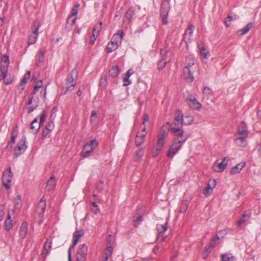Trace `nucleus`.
I'll list each match as a JSON object with an SVG mask.
<instances>
[{
	"label": "nucleus",
	"instance_id": "58836bf2",
	"mask_svg": "<svg viewBox=\"0 0 261 261\" xmlns=\"http://www.w3.org/2000/svg\"><path fill=\"white\" fill-rule=\"evenodd\" d=\"M175 121H182L184 122L183 115L180 111L177 110L175 112V116L174 119Z\"/></svg>",
	"mask_w": 261,
	"mask_h": 261
},
{
	"label": "nucleus",
	"instance_id": "7c9ffc66",
	"mask_svg": "<svg viewBox=\"0 0 261 261\" xmlns=\"http://www.w3.org/2000/svg\"><path fill=\"white\" fill-rule=\"evenodd\" d=\"M145 136V134H138L136 136L135 143L136 146H139L144 142Z\"/></svg>",
	"mask_w": 261,
	"mask_h": 261
},
{
	"label": "nucleus",
	"instance_id": "f8f14e48",
	"mask_svg": "<svg viewBox=\"0 0 261 261\" xmlns=\"http://www.w3.org/2000/svg\"><path fill=\"white\" fill-rule=\"evenodd\" d=\"M186 101L191 109L199 110L201 108V105L197 101V99L192 95H189Z\"/></svg>",
	"mask_w": 261,
	"mask_h": 261
},
{
	"label": "nucleus",
	"instance_id": "a18cd8bd",
	"mask_svg": "<svg viewBox=\"0 0 261 261\" xmlns=\"http://www.w3.org/2000/svg\"><path fill=\"white\" fill-rule=\"evenodd\" d=\"M99 85L101 88H105L107 85V77L106 75H102L101 76L100 81H99Z\"/></svg>",
	"mask_w": 261,
	"mask_h": 261
},
{
	"label": "nucleus",
	"instance_id": "9b49d317",
	"mask_svg": "<svg viewBox=\"0 0 261 261\" xmlns=\"http://www.w3.org/2000/svg\"><path fill=\"white\" fill-rule=\"evenodd\" d=\"M88 248L86 244H82L79 246L76 252V259L86 260Z\"/></svg>",
	"mask_w": 261,
	"mask_h": 261
},
{
	"label": "nucleus",
	"instance_id": "c03bdc74",
	"mask_svg": "<svg viewBox=\"0 0 261 261\" xmlns=\"http://www.w3.org/2000/svg\"><path fill=\"white\" fill-rule=\"evenodd\" d=\"M164 139H162V138H158V142H157V144L156 146L158 151H161L162 150V147L164 144Z\"/></svg>",
	"mask_w": 261,
	"mask_h": 261
},
{
	"label": "nucleus",
	"instance_id": "473e14b6",
	"mask_svg": "<svg viewBox=\"0 0 261 261\" xmlns=\"http://www.w3.org/2000/svg\"><path fill=\"white\" fill-rule=\"evenodd\" d=\"M238 134L240 135H247V127L244 122H242L238 128Z\"/></svg>",
	"mask_w": 261,
	"mask_h": 261
},
{
	"label": "nucleus",
	"instance_id": "a19ab883",
	"mask_svg": "<svg viewBox=\"0 0 261 261\" xmlns=\"http://www.w3.org/2000/svg\"><path fill=\"white\" fill-rule=\"evenodd\" d=\"M38 207L41 208L42 213H44L45 211L46 202L43 197H42L38 203Z\"/></svg>",
	"mask_w": 261,
	"mask_h": 261
},
{
	"label": "nucleus",
	"instance_id": "f3484780",
	"mask_svg": "<svg viewBox=\"0 0 261 261\" xmlns=\"http://www.w3.org/2000/svg\"><path fill=\"white\" fill-rule=\"evenodd\" d=\"M197 67V65L195 64V59L193 56L190 55L187 57L186 62L185 66L184 68H196Z\"/></svg>",
	"mask_w": 261,
	"mask_h": 261
},
{
	"label": "nucleus",
	"instance_id": "4be33fe9",
	"mask_svg": "<svg viewBox=\"0 0 261 261\" xmlns=\"http://www.w3.org/2000/svg\"><path fill=\"white\" fill-rule=\"evenodd\" d=\"M211 181H213L214 182V186L216 185V181L215 180H210L206 187L203 190V194L205 196H209L212 193L213 191V189L211 187L210 184Z\"/></svg>",
	"mask_w": 261,
	"mask_h": 261
},
{
	"label": "nucleus",
	"instance_id": "2eb2a0df",
	"mask_svg": "<svg viewBox=\"0 0 261 261\" xmlns=\"http://www.w3.org/2000/svg\"><path fill=\"white\" fill-rule=\"evenodd\" d=\"M194 29L195 27L193 24H191L189 25L188 29L185 31L183 39L186 43L190 41L191 37L193 35Z\"/></svg>",
	"mask_w": 261,
	"mask_h": 261
},
{
	"label": "nucleus",
	"instance_id": "393cba45",
	"mask_svg": "<svg viewBox=\"0 0 261 261\" xmlns=\"http://www.w3.org/2000/svg\"><path fill=\"white\" fill-rule=\"evenodd\" d=\"M119 44H118L116 42H115L113 40L111 39V41L108 43L107 47V51L108 53H110L112 51L115 50Z\"/></svg>",
	"mask_w": 261,
	"mask_h": 261
},
{
	"label": "nucleus",
	"instance_id": "1a4fd4ad",
	"mask_svg": "<svg viewBox=\"0 0 261 261\" xmlns=\"http://www.w3.org/2000/svg\"><path fill=\"white\" fill-rule=\"evenodd\" d=\"M80 7L79 3H75L71 10V14L68 16L67 20V23L70 24L71 27L73 26L76 22L77 19V14L78 13V9Z\"/></svg>",
	"mask_w": 261,
	"mask_h": 261
},
{
	"label": "nucleus",
	"instance_id": "bf43d9fd",
	"mask_svg": "<svg viewBox=\"0 0 261 261\" xmlns=\"http://www.w3.org/2000/svg\"><path fill=\"white\" fill-rule=\"evenodd\" d=\"M142 220L141 216H137L134 217V222L138 224L140 223Z\"/></svg>",
	"mask_w": 261,
	"mask_h": 261
},
{
	"label": "nucleus",
	"instance_id": "f257e3e1",
	"mask_svg": "<svg viewBox=\"0 0 261 261\" xmlns=\"http://www.w3.org/2000/svg\"><path fill=\"white\" fill-rule=\"evenodd\" d=\"M174 136L175 138L170 146L167 153V156L169 158H172L176 154L189 138L188 134Z\"/></svg>",
	"mask_w": 261,
	"mask_h": 261
},
{
	"label": "nucleus",
	"instance_id": "49530a36",
	"mask_svg": "<svg viewBox=\"0 0 261 261\" xmlns=\"http://www.w3.org/2000/svg\"><path fill=\"white\" fill-rule=\"evenodd\" d=\"M188 207V202L187 201L183 202L181 203V204L179 207V212L180 213L185 212L187 211Z\"/></svg>",
	"mask_w": 261,
	"mask_h": 261
},
{
	"label": "nucleus",
	"instance_id": "39448f33",
	"mask_svg": "<svg viewBox=\"0 0 261 261\" xmlns=\"http://www.w3.org/2000/svg\"><path fill=\"white\" fill-rule=\"evenodd\" d=\"M98 145V143L96 140H90L87 142L84 146L83 149L81 153V156L83 158L88 157Z\"/></svg>",
	"mask_w": 261,
	"mask_h": 261
},
{
	"label": "nucleus",
	"instance_id": "6e6552de",
	"mask_svg": "<svg viewBox=\"0 0 261 261\" xmlns=\"http://www.w3.org/2000/svg\"><path fill=\"white\" fill-rule=\"evenodd\" d=\"M13 176V174L10 167H9L8 169L3 173L2 181L3 185L7 189H9L10 188V184L12 180Z\"/></svg>",
	"mask_w": 261,
	"mask_h": 261
},
{
	"label": "nucleus",
	"instance_id": "4c0bfd02",
	"mask_svg": "<svg viewBox=\"0 0 261 261\" xmlns=\"http://www.w3.org/2000/svg\"><path fill=\"white\" fill-rule=\"evenodd\" d=\"M167 229V223L166 222L164 224H158L157 229L160 234L164 233Z\"/></svg>",
	"mask_w": 261,
	"mask_h": 261
},
{
	"label": "nucleus",
	"instance_id": "13d9d810",
	"mask_svg": "<svg viewBox=\"0 0 261 261\" xmlns=\"http://www.w3.org/2000/svg\"><path fill=\"white\" fill-rule=\"evenodd\" d=\"M54 128L53 121L49 122L45 126V129L51 132Z\"/></svg>",
	"mask_w": 261,
	"mask_h": 261
},
{
	"label": "nucleus",
	"instance_id": "6e6d98bb",
	"mask_svg": "<svg viewBox=\"0 0 261 261\" xmlns=\"http://www.w3.org/2000/svg\"><path fill=\"white\" fill-rule=\"evenodd\" d=\"M167 53H168L167 49H166V48L161 49V56L162 59L166 60V58L167 56Z\"/></svg>",
	"mask_w": 261,
	"mask_h": 261
},
{
	"label": "nucleus",
	"instance_id": "a878e982",
	"mask_svg": "<svg viewBox=\"0 0 261 261\" xmlns=\"http://www.w3.org/2000/svg\"><path fill=\"white\" fill-rule=\"evenodd\" d=\"M251 215V211L248 210L244 212L243 216L240 218V220L238 222V225L241 226L243 223L245 222L247 219L250 218Z\"/></svg>",
	"mask_w": 261,
	"mask_h": 261
},
{
	"label": "nucleus",
	"instance_id": "0eeeda50",
	"mask_svg": "<svg viewBox=\"0 0 261 261\" xmlns=\"http://www.w3.org/2000/svg\"><path fill=\"white\" fill-rule=\"evenodd\" d=\"M39 28V22L35 21L32 26V34L29 36L28 39V44L29 45H32L36 43L38 35Z\"/></svg>",
	"mask_w": 261,
	"mask_h": 261
},
{
	"label": "nucleus",
	"instance_id": "4468645a",
	"mask_svg": "<svg viewBox=\"0 0 261 261\" xmlns=\"http://www.w3.org/2000/svg\"><path fill=\"white\" fill-rule=\"evenodd\" d=\"M102 22H99L98 23L96 24L92 32V36L90 38V43L93 44L96 38L99 35V33L101 30Z\"/></svg>",
	"mask_w": 261,
	"mask_h": 261
},
{
	"label": "nucleus",
	"instance_id": "412c9836",
	"mask_svg": "<svg viewBox=\"0 0 261 261\" xmlns=\"http://www.w3.org/2000/svg\"><path fill=\"white\" fill-rule=\"evenodd\" d=\"M28 232V224L26 222L22 223L19 228V236L23 239L25 237Z\"/></svg>",
	"mask_w": 261,
	"mask_h": 261
},
{
	"label": "nucleus",
	"instance_id": "aec40b11",
	"mask_svg": "<svg viewBox=\"0 0 261 261\" xmlns=\"http://www.w3.org/2000/svg\"><path fill=\"white\" fill-rule=\"evenodd\" d=\"M135 8L134 7H131L129 8L125 14L124 21L125 22L127 21L129 22L135 14Z\"/></svg>",
	"mask_w": 261,
	"mask_h": 261
},
{
	"label": "nucleus",
	"instance_id": "a211bd4d",
	"mask_svg": "<svg viewBox=\"0 0 261 261\" xmlns=\"http://www.w3.org/2000/svg\"><path fill=\"white\" fill-rule=\"evenodd\" d=\"M56 186V181L54 176H51L48 180L46 190L49 192L55 190Z\"/></svg>",
	"mask_w": 261,
	"mask_h": 261
},
{
	"label": "nucleus",
	"instance_id": "774afa93",
	"mask_svg": "<svg viewBox=\"0 0 261 261\" xmlns=\"http://www.w3.org/2000/svg\"><path fill=\"white\" fill-rule=\"evenodd\" d=\"M91 211L94 212L95 214H98L99 212V208L96 207H91Z\"/></svg>",
	"mask_w": 261,
	"mask_h": 261
},
{
	"label": "nucleus",
	"instance_id": "9d476101",
	"mask_svg": "<svg viewBox=\"0 0 261 261\" xmlns=\"http://www.w3.org/2000/svg\"><path fill=\"white\" fill-rule=\"evenodd\" d=\"M197 67L196 68H184L183 73L184 76L188 82H192L194 80V73L197 70Z\"/></svg>",
	"mask_w": 261,
	"mask_h": 261
},
{
	"label": "nucleus",
	"instance_id": "c9c22d12",
	"mask_svg": "<svg viewBox=\"0 0 261 261\" xmlns=\"http://www.w3.org/2000/svg\"><path fill=\"white\" fill-rule=\"evenodd\" d=\"M14 206L16 210H19L21 207V198L20 195H18L14 200Z\"/></svg>",
	"mask_w": 261,
	"mask_h": 261
},
{
	"label": "nucleus",
	"instance_id": "72a5a7b5",
	"mask_svg": "<svg viewBox=\"0 0 261 261\" xmlns=\"http://www.w3.org/2000/svg\"><path fill=\"white\" fill-rule=\"evenodd\" d=\"M119 74V67L118 66H113L110 70V75L113 77H117Z\"/></svg>",
	"mask_w": 261,
	"mask_h": 261
},
{
	"label": "nucleus",
	"instance_id": "5701e85b",
	"mask_svg": "<svg viewBox=\"0 0 261 261\" xmlns=\"http://www.w3.org/2000/svg\"><path fill=\"white\" fill-rule=\"evenodd\" d=\"M245 163L238 164V165H237L236 166L231 168L230 171V173L231 174H236L237 173L240 172V171L245 167Z\"/></svg>",
	"mask_w": 261,
	"mask_h": 261
},
{
	"label": "nucleus",
	"instance_id": "20e7f679",
	"mask_svg": "<svg viewBox=\"0 0 261 261\" xmlns=\"http://www.w3.org/2000/svg\"><path fill=\"white\" fill-rule=\"evenodd\" d=\"M77 71L76 69H73L70 74L68 75L66 82V92L71 91L73 90L75 86V82L74 80H75L77 78Z\"/></svg>",
	"mask_w": 261,
	"mask_h": 261
},
{
	"label": "nucleus",
	"instance_id": "f03ea898",
	"mask_svg": "<svg viewBox=\"0 0 261 261\" xmlns=\"http://www.w3.org/2000/svg\"><path fill=\"white\" fill-rule=\"evenodd\" d=\"M171 9L170 1L165 0L161 4L160 12L162 17V21L163 24H168L167 18L168 13Z\"/></svg>",
	"mask_w": 261,
	"mask_h": 261
},
{
	"label": "nucleus",
	"instance_id": "e2e57ef3",
	"mask_svg": "<svg viewBox=\"0 0 261 261\" xmlns=\"http://www.w3.org/2000/svg\"><path fill=\"white\" fill-rule=\"evenodd\" d=\"M42 86V81L41 80L38 81L35 85V90H38Z\"/></svg>",
	"mask_w": 261,
	"mask_h": 261
},
{
	"label": "nucleus",
	"instance_id": "5fc2aeb1",
	"mask_svg": "<svg viewBox=\"0 0 261 261\" xmlns=\"http://www.w3.org/2000/svg\"><path fill=\"white\" fill-rule=\"evenodd\" d=\"M45 117H46L45 112V111H43L40 115V121L39 122L40 125H41L44 123Z\"/></svg>",
	"mask_w": 261,
	"mask_h": 261
},
{
	"label": "nucleus",
	"instance_id": "c756f323",
	"mask_svg": "<svg viewBox=\"0 0 261 261\" xmlns=\"http://www.w3.org/2000/svg\"><path fill=\"white\" fill-rule=\"evenodd\" d=\"M253 26L252 23H249L247 24V25L244 28L239 30L237 32L238 34L240 36H243L246 34L248 32H249Z\"/></svg>",
	"mask_w": 261,
	"mask_h": 261
},
{
	"label": "nucleus",
	"instance_id": "052dcab7",
	"mask_svg": "<svg viewBox=\"0 0 261 261\" xmlns=\"http://www.w3.org/2000/svg\"><path fill=\"white\" fill-rule=\"evenodd\" d=\"M103 182L102 181H99V182H98V184H97V189L101 192L102 190H103Z\"/></svg>",
	"mask_w": 261,
	"mask_h": 261
},
{
	"label": "nucleus",
	"instance_id": "2f4dec72",
	"mask_svg": "<svg viewBox=\"0 0 261 261\" xmlns=\"http://www.w3.org/2000/svg\"><path fill=\"white\" fill-rule=\"evenodd\" d=\"M113 250L111 245L107 246L105 251L104 256L103 257L104 261H107L108 258L111 256Z\"/></svg>",
	"mask_w": 261,
	"mask_h": 261
},
{
	"label": "nucleus",
	"instance_id": "3c124183",
	"mask_svg": "<svg viewBox=\"0 0 261 261\" xmlns=\"http://www.w3.org/2000/svg\"><path fill=\"white\" fill-rule=\"evenodd\" d=\"M31 75V72L28 71L25 75H24V77L23 79L22 80L21 83V85H24L27 83V80L30 78Z\"/></svg>",
	"mask_w": 261,
	"mask_h": 261
},
{
	"label": "nucleus",
	"instance_id": "09e8293b",
	"mask_svg": "<svg viewBox=\"0 0 261 261\" xmlns=\"http://www.w3.org/2000/svg\"><path fill=\"white\" fill-rule=\"evenodd\" d=\"M143 123L142 124L145 125V122L149 120V116L147 114H144L143 115ZM146 130L145 126L142 128V132H145Z\"/></svg>",
	"mask_w": 261,
	"mask_h": 261
},
{
	"label": "nucleus",
	"instance_id": "c85d7f7f",
	"mask_svg": "<svg viewBox=\"0 0 261 261\" xmlns=\"http://www.w3.org/2000/svg\"><path fill=\"white\" fill-rule=\"evenodd\" d=\"M84 235V232L82 230H76L73 234V240L74 244L76 245L79 241L80 238Z\"/></svg>",
	"mask_w": 261,
	"mask_h": 261
},
{
	"label": "nucleus",
	"instance_id": "dca6fc26",
	"mask_svg": "<svg viewBox=\"0 0 261 261\" xmlns=\"http://www.w3.org/2000/svg\"><path fill=\"white\" fill-rule=\"evenodd\" d=\"M229 158L227 157H225L220 163L215 167L214 170L217 172L223 171L226 167L227 165V162L229 161Z\"/></svg>",
	"mask_w": 261,
	"mask_h": 261
},
{
	"label": "nucleus",
	"instance_id": "cd10ccee",
	"mask_svg": "<svg viewBox=\"0 0 261 261\" xmlns=\"http://www.w3.org/2000/svg\"><path fill=\"white\" fill-rule=\"evenodd\" d=\"M45 51L46 49L45 48H42L40 49L36 63V64L37 66H39L40 63L43 62L44 61V55L45 53Z\"/></svg>",
	"mask_w": 261,
	"mask_h": 261
},
{
	"label": "nucleus",
	"instance_id": "de8ad7c7",
	"mask_svg": "<svg viewBox=\"0 0 261 261\" xmlns=\"http://www.w3.org/2000/svg\"><path fill=\"white\" fill-rule=\"evenodd\" d=\"M201 55L204 58H208L210 56L208 51L204 47L201 48L200 50Z\"/></svg>",
	"mask_w": 261,
	"mask_h": 261
},
{
	"label": "nucleus",
	"instance_id": "ddd939ff",
	"mask_svg": "<svg viewBox=\"0 0 261 261\" xmlns=\"http://www.w3.org/2000/svg\"><path fill=\"white\" fill-rule=\"evenodd\" d=\"M27 149V145L25 142L24 140H20L17 145L15 149V155L16 157L18 156L25 151Z\"/></svg>",
	"mask_w": 261,
	"mask_h": 261
},
{
	"label": "nucleus",
	"instance_id": "6ab92c4d",
	"mask_svg": "<svg viewBox=\"0 0 261 261\" xmlns=\"http://www.w3.org/2000/svg\"><path fill=\"white\" fill-rule=\"evenodd\" d=\"M123 35L124 33L123 31L122 30H119L117 33L113 36L112 40L115 42H116L118 44H120L123 39Z\"/></svg>",
	"mask_w": 261,
	"mask_h": 261
},
{
	"label": "nucleus",
	"instance_id": "8fccbe9b",
	"mask_svg": "<svg viewBox=\"0 0 261 261\" xmlns=\"http://www.w3.org/2000/svg\"><path fill=\"white\" fill-rule=\"evenodd\" d=\"M233 20V18L232 16L228 15L227 17L225 19L224 23L226 27H229L230 22Z\"/></svg>",
	"mask_w": 261,
	"mask_h": 261
},
{
	"label": "nucleus",
	"instance_id": "7ed1b4c3",
	"mask_svg": "<svg viewBox=\"0 0 261 261\" xmlns=\"http://www.w3.org/2000/svg\"><path fill=\"white\" fill-rule=\"evenodd\" d=\"M10 64L9 57L6 54L3 55L0 64V77L3 79L6 78Z\"/></svg>",
	"mask_w": 261,
	"mask_h": 261
},
{
	"label": "nucleus",
	"instance_id": "bb28decb",
	"mask_svg": "<svg viewBox=\"0 0 261 261\" xmlns=\"http://www.w3.org/2000/svg\"><path fill=\"white\" fill-rule=\"evenodd\" d=\"M41 125L38 123V118H35L31 123L30 129L34 130V132L36 134L39 132Z\"/></svg>",
	"mask_w": 261,
	"mask_h": 261
},
{
	"label": "nucleus",
	"instance_id": "69168bd1",
	"mask_svg": "<svg viewBox=\"0 0 261 261\" xmlns=\"http://www.w3.org/2000/svg\"><path fill=\"white\" fill-rule=\"evenodd\" d=\"M49 131L47 130L46 129H43L42 131V138L44 139L45 138L47 137V136L49 133Z\"/></svg>",
	"mask_w": 261,
	"mask_h": 261
},
{
	"label": "nucleus",
	"instance_id": "338daca9",
	"mask_svg": "<svg viewBox=\"0 0 261 261\" xmlns=\"http://www.w3.org/2000/svg\"><path fill=\"white\" fill-rule=\"evenodd\" d=\"M36 106L33 107L31 105L28 106V113L29 114L32 113L36 109Z\"/></svg>",
	"mask_w": 261,
	"mask_h": 261
},
{
	"label": "nucleus",
	"instance_id": "680f3d73",
	"mask_svg": "<svg viewBox=\"0 0 261 261\" xmlns=\"http://www.w3.org/2000/svg\"><path fill=\"white\" fill-rule=\"evenodd\" d=\"M143 154H144V150L142 149H139L136 151V156L139 158H141L143 155Z\"/></svg>",
	"mask_w": 261,
	"mask_h": 261
},
{
	"label": "nucleus",
	"instance_id": "e433bc0d",
	"mask_svg": "<svg viewBox=\"0 0 261 261\" xmlns=\"http://www.w3.org/2000/svg\"><path fill=\"white\" fill-rule=\"evenodd\" d=\"M203 94L204 98H206V99H209L211 98L212 95V90L207 87H204L203 90Z\"/></svg>",
	"mask_w": 261,
	"mask_h": 261
},
{
	"label": "nucleus",
	"instance_id": "79ce46f5",
	"mask_svg": "<svg viewBox=\"0 0 261 261\" xmlns=\"http://www.w3.org/2000/svg\"><path fill=\"white\" fill-rule=\"evenodd\" d=\"M12 221L11 220H6L5 222V228L7 231H10L13 227Z\"/></svg>",
	"mask_w": 261,
	"mask_h": 261
},
{
	"label": "nucleus",
	"instance_id": "b1692460",
	"mask_svg": "<svg viewBox=\"0 0 261 261\" xmlns=\"http://www.w3.org/2000/svg\"><path fill=\"white\" fill-rule=\"evenodd\" d=\"M219 239H220V238L218 236H217L216 238H214V239H213L211 241V242L209 245L205 246V251H206L207 252H210L212 248L215 247V246H216L218 244V241L219 240Z\"/></svg>",
	"mask_w": 261,
	"mask_h": 261
},
{
	"label": "nucleus",
	"instance_id": "f704fd0d",
	"mask_svg": "<svg viewBox=\"0 0 261 261\" xmlns=\"http://www.w3.org/2000/svg\"><path fill=\"white\" fill-rule=\"evenodd\" d=\"M51 247V245L49 243H48L46 242L43 246V250L42 252V254L43 257H46L50 251V248Z\"/></svg>",
	"mask_w": 261,
	"mask_h": 261
},
{
	"label": "nucleus",
	"instance_id": "4d7b16f0",
	"mask_svg": "<svg viewBox=\"0 0 261 261\" xmlns=\"http://www.w3.org/2000/svg\"><path fill=\"white\" fill-rule=\"evenodd\" d=\"M167 136V133L166 132V131L164 129H162L161 130L160 133L158 135V137L160 138H162V139H164L165 138H166V137Z\"/></svg>",
	"mask_w": 261,
	"mask_h": 261
},
{
	"label": "nucleus",
	"instance_id": "603ef678",
	"mask_svg": "<svg viewBox=\"0 0 261 261\" xmlns=\"http://www.w3.org/2000/svg\"><path fill=\"white\" fill-rule=\"evenodd\" d=\"M167 63L166 60L162 59L158 63V69L159 70H161L166 65Z\"/></svg>",
	"mask_w": 261,
	"mask_h": 261
},
{
	"label": "nucleus",
	"instance_id": "0e129e2a",
	"mask_svg": "<svg viewBox=\"0 0 261 261\" xmlns=\"http://www.w3.org/2000/svg\"><path fill=\"white\" fill-rule=\"evenodd\" d=\"M186 118L188 119V122H185L186 125H190L193 121L194 119L192 116H187Z\"/></svg>",
	"mask_w": 261,
	"mask_h": 261
},
{
	"label": "nucleus",
	"instance_id": "ea45409f",
	"mask_svg": "<svg viewBox=\"0 0 261 261\" xmlns=\"http://www.w3.org/2000/svg\"><path fill=\"white\" fill-rule=\"evenodd\" d=\"M245 140V137H239L238 138H236L235 141L238 145L240 146H243L246 145Z\"/></svg>",
	"mask_w": 261,
	"mask_h": 261
},
{
	"label": "nucleus",
	"instance_id": "864d4df0",
	"mask_svg": "<svg viewBox=\"0 0 261 261\" xmlns=\"http://www.w3.org/2000/svg\"><path fill=\"white\" fill-rule=\"evenodd\" d=\"M129 77L124 75L123 77V86H127L131 84V81L129 80Z\"/></svg>",
	"mask_w": 261,
	"mask_h": 261
},
{
	"label": "nucleus",
	"instance_id": "423d86ee",
	"mask_svg": "<svg viewBox=\"0 0 261 261\" xmlns=\"http://www.w3.org/2000/svg\"><path fill=\"white\" fill-rule=\"evenodd\" d=\"M184 122L182 121H175L173 120L172 123L170 124L167 123L168 124L170 125L171 132L174 136H181V135H186L184 130L181 129Z\"/></svg>",
	"mask_w": 261,
	"mask_h": 261
},
{
	"label": "nucleus",
	"instance_id": "37998d69",
	"mask_svg": "<svg viewBox=\"0 0 261 261\" xmlns=\"http://www.w3.org/2000/svg\"><path fill=\"white\" fill-rule=\"evenodd\" d=\"M234 257L230 254H225L222 255V261H233Z\"/></svg>",
	"mask_w": 261,
	"mask_h": 261
}]
</instances>
